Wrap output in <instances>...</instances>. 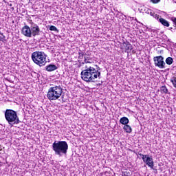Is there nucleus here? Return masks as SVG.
Returning <instances> with one entry per match:
<instances>
[{
    "label": "nucleus",
    "instance_id": "20e7f679",
    "mask_svg": "<svg viewBox=\"0 0 176 176\" xmlns=\"http://www.w3.org/2000/svg\"><path fill=\"white\" fill-rule=\"evenodd\" d=\"M5 118L8 124L13 127L14 124H19L20 123V118L17 116V112L12 109H6L5 113Z\"/></svg>",
    "mask_w": 176,
    "mask_h": 176
},
{
    "label": "nucleus",
    "instance_id": "423d86ee",
    "mask_svg": "<svg viewBox=\"0 0 176 176\" xmlns=\"http://www.w3.org/2000/svg\"><path fill=\"white\" fill-rule=\"evenodd\" d=\"M139 156L142 157V159L144 163H145L146 166H148V167H150V168L153 170L155 164L153 162V158H152V156H149L148 155H144L142 153H139Z\"/></svg>",
    "mask_w": 176,
    "mask_h": 176
},
{
    "label": "nucleus",
    "instance_id": "b1692460",
    "mask_svg": "<svg viewBox=\"0 0 176 176\" xmlns=\"http://www.w3.org/2000/svg\"><path fill=\"white\" fill-rule=\"evenodd\" d=\"M150 2L152 3H159L160 2V0H150Z\"/></svg>",
    "mask_w": 176,
    "mask_h": 176
},
{
    "label": "nucleus",
    "instance_id": "4468645a",
    "mask_svg": "<svg viewBox=\"0 0 176 176\" xmlns=\"http://www.w3.org/2000/svg\"><path fill=\"white\" fill-rule=\"evenodd\" d=\"M124 131H126V133H129V134L131 133V131H133V129H131V126H130V125L126 124L123 127Z\"/></svg>",
    "mask_w": 176,
    "mask_h": 176
},
{
    "label": "nucleus",
    "instance_id": "bb28decb",
    "mask_svg": "<svg viewBox=\"0 0 176 176\" xmlns=\"http://www.w3.org/2000/svg\"><path fill=\"white\" fill-rule=\"evenodd\" d=\"M142 32H144V30H141V31L140 32V34H142Z\"/></svg>",
    "mask_w": 176,
    "mask_h": 176
},
{
    "label": "nucleus",
    "instance_id": "6e6552de",
    "mask_svg": "<svg viewBox=\"0 0 176 176\" xmlns=\"http://www.w3.org/2000/svg\"><path fill=\"white\" fill-rule=\"evenodd\" d=\"M30 31L32 36H38L41 35V28H39V25L32 22V21H31L30 23Z\"/></svg>",
    "mask_w": 176,
    "mask_h": 176
},
{
    "label": "nucleus",
    "instance_id": "f257e3e1",
    "mask_svg": "<svg viewBox=\"0 0 176 176\" xmlns=\"http://www.w3.org/2000/svg\"><path fill=\"white\" fill-rule=\"evenodd\" d=\"M97 69L92 66L86 65L80 73L81 78L87 83L96 82L98 78H101V68L96 65Z\"/></svg>",
    "mask_w": 176,
    "mask_h": 176
},
{
    "label": "nucleus",
    "instance_id": "6ab92c4d",
    "mask_svg": "<svg viewBox=\"0 0 176 176\" xmlns=\"http://www.w3.org/2000/svg\"><path fill=\"white\" fill-rule=\"evenodd\" d=\"M50 31H56V32H58V29L54 25H51L49 28Z\"/></svg>",
    "mask_w": 176,
    "mask_h": 176
},
{
    "label": "nucleus",
    "instance_id": "f3484780",
    "mask_svg": "<svg viewBox=\"0 0 176 176\" xmlns=\"http://www.w3.org/2000/svg\"><path fill=\"white\" fill-rule=\"evenodd\" d=\"M160 91L161 93H163L164 94H168V89L166 86H162L160 87Z\"/></svg>",
    "mask_w": 176,
    "mask_h": 176
},
{
    "label": "nucleus",
    "instance_id": "9b49d317",
    "mask_svg": "<svg viewBox=\"0 0 176 176\" xmlns=\"http://www.w3.org/2000/svg\"><path fill=\"white\" fill-rule=\"evenodd\" d=\"M45 69L48 72H52L56 71V69H57V66H56L55 65H49L46 66Z\"/></svg>",
    "mask_w": 176,
    "mask_h": 176
},
{
    "label": "nucleus",
    "instance_id": "39448f33",
    "mask_svg": "<svg viewBox=\"0 0 176 176\" xmlns=\"http://www.w3.org/2000/svg\"><path fill=\"white\" fill-rule=\"evenodd\" d=\"M63 94V88L61 86L55 85L50 87L47 94V98L50 101H56L61 97Z\"/></svg>",
    "mask_w": 176,
    "mask_h": 176
},
{
    "label": "nucleus",
    "instance_id": "7ed1b4c3",
    "mask_svg": "<svg viewBox=\"0 0 176 176\" xmlns=\"http://www.w3.org/2000/svg\"><path fill=\"white\" fill-rule=\"evenodd\" d=\"M46 57L47 55L42 51H36L32 54V60L34 64L39 67H43L46 65Z\"/></svg>",
    "mask_w": 176,
    "mask_h": 176
},
{
    "label": "nucleus",
    "instance_id": "ddd939ff",
    "mask_svg": "<svg viewBox=\"0 0 176 176\" xmlns=\"http://www.w3.org/2000/svg\"><path fill=\"white\" fill-rule=\"evenodd\" d=\"M122 45L126 51L133 50V45H131L129 42H124Z\"/></svg>",
    "mask_w": 176,
    "mask_h": 176
},
{
    "label": "nucleus",
    "instance_id": "c756f323",
    "mask_svg": "<svg viewBox=\"0 0 176 176\" xmlns=\"http://www.w3.org/2000/svg\"><path fill=\"white\" fill-rule=\"evenodd\" d=\"M59 38H61V36H59Z\"/></svg>",
    "mask_w": 176,
    "mask_h": 176
},
{
    "label": "nucleus",
    "instance_id": "a878e982",
    "mask_svg": "<svg viewBox=\"0 0 176 176\" xmlns=\"http://www.w3.org/2000/svg\"><path fill=\"white\" fill-rule=\"evenodd\" d=\"M2 151V146L0 145V152Z\"/></svg>",
    "mask_w": 176,
    "mask_h": 176
},
{
    "label": "nucleus",
    "instance_id": "393cba45",
    "mask_svg": "<svg viewBox=\"0 0 176 176\" xmlns=\"http://www.w3.org/2000/svg\"><path fill=\"white\" fill-rule=\"evenodd\" d=\"M151 11L152 10L147 8V10H146V13H147V14H149V13H151Z\"/></svg>",
    "mask_w": 176,
    "mask_h": 176
},
{
    "label": "nucleus",
    "instance_id": "412c9836",
    "mask_svg": "<svg viewBox=\"0 0 176 176\" xmlns=\"http://www.w3.org/2000/svg\"><path fill=\"white\" fill-rule=\"evenodd\" d=\"M6 36L3 35V33L0 32V42H3V40L5 39Z\"/></svg>",
    "mask_w": 176,
    "mask_h": 176
},
{
    "label": "nucleus",
    "instance_id": "0eeeda50",
    "mask_svg": "<svg viewBox=\"0 0 176 176\" xmlns=\"http://www.w3.org/2000/svg\"><path fill=\"white\" fill-rule=\"evenodd\" d=\"M153 61L155 67H158L160 69L166 68V62H164V57L162 56H155Z\"/></svg>",
    "mask_w": 176,
    "mask_h": 176
},
{
    "label": "nucleus",
    "instance_id": "dca6fc26",
    "mask_svg": "<svg viewBox=\"0 0 176 176\" xmlns=\"http://www.w3.org/2000/svg\"><path fill=\"white\" fill-rule=\"evenodd\" d=\"M173 62H174V59H173V58H171V57H168L165 60V63L168 65H171V64H173Z\"/></svg>",
    "mask_w": 176,
    "mask_h": 176
},
{
    "label": "nucleus",
    "instance_id": "2eb2a0df",
    "mask_svg": "<svg viewBox=\"0 0 176 176\" xmlns=\"http://www.w3.org/2000/svg\"><path fill=\"white\" fill-rule=\"evenodd\" d=\"M91 58L89 56H85L84 57V62L82 63V64H91Z\"/></svg>",
    "mask_w": 176,
    "mask_h": 176
},
{
    "label": "nucleus",
    "instance_id": "cd10ccee",
    "mask_svg": "<svg viewBox=\"0 0 176 176\" xmlns=\"http://www.w3.org/2000/svg\"><path fill=\"white\" fill-rule=\"evenodd\" d=\"M135 21H137V23H140V22L137 20V19H135Z\"/></svg>",
    "mask_w": 176,
    "mask_h": 176
},
{
    "label": "nucleus",
    "instance_id": "aec40b11",
    "mask_svg": "<svg viewBox=\"0 0 176 176\" xmlns=\"http://www.w3.org/2000/svg\"><path fill=\"white\" fill-rule=\"evenodd\" d=\"M170 82L173 83L174 87H176V77H173L170 79Z\"/></svg>",
    "mask_w": 176,
    "mask_h": 176
},
{
    "label": "nucleus",
    "instance_id": "1a4fd4ad",
    "mask_svg": "<svg viewBox=\"0 0 176 176\" xmlns=\"http://www.w3.org/2000/svg\"><path fill=\"white\" fill-rule=\"evenodd\" d=\"M23 35L27 36V38H32V33L31 32V27L28 25H25L21 30Z\"/></svg>",
    "mask_w": 176,
    "mask_h": 176
},
{
    "label": "nucleus",
    "instance_id": "c85d7f7f",
    "mask_svg": "<svg viewBox=\"0 0 176 176\" xmlns=\"http://www.w3.org/2000/svg\"><path fill=\"white\" fill-rule=\"evenodd\" d=\"M169 30H173V28H170Z\"/></svg>",
    "mask_w": 176,
    "mask_h": 176
},
{
    "label": "nucleus",
    "instance_id": "4be33fe9",
    "mask_svg": "<svg viewBox=\"0 0 176 176\" xmlns=\"http://www.w3.org/2000/svg\"><path fill=\"white\" fill-rule=\"evenodd\" d=\"M78 58L82 59L83 58V56H85V54L83 53V52L80 51V52H78Z\"/></svg>",
    "mask_w": 176,
    "mask_h": 176
},
{
    "label": "nucleus",
    "instance_id": "7c9ffc66",
    "mask_svg": "<svg viewBox=\"0 0 176 176\" xmlns=\"http://www.w3.org/2000/svg\"><path fill=\"white\" fill-rule=\"evenodd\" d=\"M1 153H0V155H1Z\"/></svg>",
    "mask_w": 176,
    "mask_h": 176
},
{
    "label": "nucleus",
    "instance_id": "5701e85b",
    "mask_svg": "<svg viewBox=\"0 0 176 176\" xmlns=\"http://www.w3.org/2000/svg\"><path fill=\"white\" fill-rule=\"evenodd\" d=\"M122 176H130V172H127V171L122 172Z\"/></svg>",
    "mask_w": 176,
    "mask_h": 176
},
{
    "label": "nucleus",
    "instance_id": "f8f14e48",
    "mask_svg": "<svg viewBox=\"0 0 176 176\" xmlns=\"http://www.w3.org/2000/svg\"><path fill=\"white\" fill-rule=\"evenodd\" d=\"M129 118L127 117H122L120 120V123L121 124H124V126L129 124Z\"/></svg>",
    "mask_w": 176,
    "mask_h": 176
},
{
    "label": "nucleus",
    "instance_id": "9d476101",
    "mask_svg": "<svg viewBox=\"0 0 176 176\" xmlns=\"http://www.w3.org/2000/svg\"><path fill=\"white\" fill-rule=\"evenodd\" d=\"M157 20L159 21V23L164 25V27H170V23L167 20L162 18L160 15L158 16V19Z\"/></svg>",
    "mask_w": 176,
    "mask_h": 176
},
{
    "label": "nucleus",
    "instance_id": "f03ea898",
    "mask_svg": "<svg viewBox=\"0 0 176 176\" xmlns=\"http://www.w3.org/2000/svg\"><path fill=\"white\" fill-rule=\"evenodd\" d=\"M52 146L55 155L59 157L67 155L68 153V143L66 141H55Z\"/></svg>",
    "mask_w": 176,
    "mask_h": 176
},
{
    "label": "nucleus",
    "instance_id": "a211bd4d",
    "mask_svg": "<svg viewBox=\"0 0 176 176\" xmlns=\"http://www.w3.org/2000/svg\"><path fill=\"white\" fill-rule=\"evenodd\" d=\"M150 16H152L153 17H154V19H155V20H159V14L155 13L152 10L151 11V12L149 13Z\"/></svg>",
    "mask_w": 176,
    "mask_h": 176
}]
</instances>
